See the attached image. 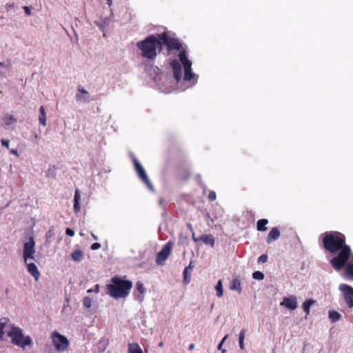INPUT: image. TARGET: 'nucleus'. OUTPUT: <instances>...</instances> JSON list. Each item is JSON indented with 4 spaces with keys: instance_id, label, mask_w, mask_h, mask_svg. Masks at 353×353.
<instances>
[{
    "instance_id": "14",
    "label": "nucleus",
    "mask_w": 353,
    "mask_h": 353,
    "mask_svg": "<svg viewBox=\"0 0 353 353\" xmlns=\"http://www.w3.org/2000/svg\"><path fill=\"white\" fill-rule=\"evenodd\" d=\"M12 325L10 323V321L8 318H2L0 319V340L2 341L5 332L11 329Z\"/></svg>"
},
{
    "instance_id": "23",
    "label": "nucleus",
    "mask_w": 353,
    "mask_h": 353,
    "mask_svg": "<svg viewBox=\"0 0 353 353\" xmlns=\"http://www.w3.org/2000/svg\"><path fill=\"white\" fill-rule=\"evenodd\" d=\"M192 269V264L190 263L188 266L185 267L183 274V282L185 284H188L190 281V275L189 274V272Z\"/></svg>"
},
{
    "instance_id": "24",
    "label": "nucleus",
    "mask_w": 353,
    "mask_h": 353,
    "mask_svg": "<svg viewBox=\"0 0 353 353\" xmlns=\"http://www.w3.org/2000/svg\"><path fill=\"white\" fill-rule=\"evenodd\" d=\"M39 120L40 123L43 126H46L47 125L46 115L45 109H44L43 106H41L39 108Z\"/></svg>"
},
{
    "instance_id": "18",
    "label": "nucleus",
    "mask_w": 353,
    "mask_h": 353,
    "mask_svg": "<svg viewBox=\"0 0 353 353\" xmlns=\"http://www.w3.org/2000/svg\"><path fill=\"white\" fill-rule=\"evenodd\" d=\"M280 236V231L277 228H273L270 230L267 237V243H270L273 241H275L279 239Z\"/></svg>"
},
{
    "instance_id": "11",
    "label": "nucleus",
    "mask_w": 353,
    "mask_h": 353,
    "mask_svg": "<svg viewBox=\"0 0 353 353\" xmlns=\"http://www.w3.org/2000/svg\"><path fill=\"white\" fill-rule=\"evenodd\" d=\"M134 164L135 170L140 179L147 185L150 189H152V185L150 181L148 175L145 172V170L136 159H134Z\"/></svg>"
},
{
    "instance_id": "41",
    "label": "nucleus",
    "mask_w": 353,
    "mask_h": 353,
    "mask_svg": "<svg viewBox=\"0 0 353 353\" xmlns=\"http://www.w3.org/2000/svg\"><path fill=\"white\" fill-rule=\"evenodd\" d=\"M1 144L3 146H5L8 149L9 148V141L7 139H1Z\"/></svg>"
},
{
    "instance_id": "42",
    "label": "nucleus",
    "mask_w": 353,
    "mask_h": 353,
    "mask_svg": "<svg viewBox=\"0 0 353 353\" xmlns=\"http://www.w3.org/2000/svg\"><path fill=\"white\" fill-rule=\"evenodd\" d=\"M23 9L26 14L30 15L31 14L30 9L28 6H24Z\"/></svg>"
},
{
    "instance_id": "26",
    "label": "nucleus",
    "mask_w": 353,
    "mask_h": 353,
    "mask_svg": "<svg viewBox=\"0 0 353 353\" xmlns=\"http://www.w3.org/2000/svg\"><path fill=\"white\" fill-rule=\"evenodd\" d=\"M83 256H84V254L83 252L80 250H74L72 254H71V257L72 259L74 261H77V262H79L81 261L83 259Z\"/></svg>"
},
{
    "instance_id": "29",
    "label": "nucleus",
    "mask_w": 353,
    "mask_h": 353,
    "mask_svg": "<svg viewBox=\"0 0 353 353\" xmlns=\"http://www.w3.org/2000/svg\"><path fill=\"white\" fill-rule=\"evenodd\" d=\"M341 317V315L336 311L332 310L329 312V319L332 323L338 321Z\"/></svg>"
},
{
    "instance_id": "27",
    "label": "nucleus",
    "mask_w": 353,
    "mask_h": 353,
    "mask_svg": "<svg viewBox=\"0 0 353 353\" xmlns=\"http://www.w3.org/2000/svg\"><path fill=\"white\" fill-rule=\"evenodd\" d=\"M128 353H143L141 347L137 343H129Z\"/></svg>"
},
{
    "instance_id": "1",
    "label": "nucleus",
    "mask_w": 353,
    "mask_h": 353,
    "mask_svg": "<svg viewBox=\"0 0 353 353\" xmlns=\"http://www.w3.org/2000/svg\"><path fill=\"white\" fill-rule=\"evenodd\" d=\"M321 236L324 249L337 254L330 261L332 267L336 271L342 270L352 254L351 248L346 244L345 236L337 231H330Z\"/></svg>"
},
{
    "instance_id": "6",
    "label": "nucleus",
    "mask_w": 353,
    "mask_h": 353,
    "mask_svg": "<svg viewBox=\"0 0 353 353\" xmlns=\"http://www.w3.org/2000/svg\"><path fill=\"white\" fill-rule=\"evenodd\" d=\"M179 60L184 68V80L192 81L194 78V74L192 72V61L188 59L185 50L183 48L179 50Z\"/></svg>"
},
{
    "instance_id": "22",
    "label": "nucleus",
    "mask_w": 353,
    "mask_h": 353,
    "mask_svg": "<svg viewBox=\"0 0 353 353\" xmlns=\"http://www.w3.org/2000/svg\"><path fill=\"white\" fill-rule=\"evenodd\" d=\"M230 288L232 290H236L238 291L239 293H241L242 291L241 281L239 279H233Z\"/></svg>"
},
{
    "instance_id": "16",
    "label": "nucleus",
    "mask_w": 353,
    "mask_h": 353,
    "mask_svg": "<svg viewBox=\"0 0 353 353\" xmlns=\"http://www.w3.org/2000/svg\"><path fill=\"white\" fill-rule=\"evenodd\" d=\"M192 239L194 242L202 241L205 244L210 245L211 247H213L214 245V239L211 234H203L196 238L193 234Z\"/></svg>"
},
{
    "instance_id": "5",
    "label": "nucleus",
    "mask_w": 353,
    "mask_h": 353,
    "mask_svg": "<svg viewBox=\"0 0 353 353\" xmlns=\"http://www.w3.org/2000/svg\"><path fill=\"white\" fill-rule=\"evenodd\" d=\"M161 46H166L168 51L179 50L183 48L182 44L179 39L175 37H170L167 32H164L159 34Z\"/></svg>"
},
{
    "instance_id": "15",
    "label": "nucleus",
    "mask_w": 353,
    "mask_h": 353,
    "mask_svg": "<svg viewBox=\"0 0 353 353\" xmlns=\"http://www.w3.org/2000/svg\"><path fill=\"white\" fill-rule=\"evenodd\" d=\"M281 305L290 310H295L297 307V301L294 296H290L288 297H284L283 302L281 303Z\"/></svg>"
},
{
    "instance_id": "2",
    "label": "nucleus",
    "mask_w": 353,
    "mask_h": 353,
    "mask_svg": "<svg viewBox=\"0 0 353 353\" xmlns=\"http://www.w3.org/2000/svg\"><path fill=\"white\" fill-rule=\"evenodd\" d=\"M136 46L141 50V56L149 60L155 59L158 53L162 50L159 34L149 35L143 40L137 42Z\"/></svg>"
},
{
    "instance_id": "43",
    "label": "nucleus",
    "mask_w": 353,
    "mask_h": 353,
    "mask_svg": "<svg viewBox=\"0 0 353 353\" xmlns=\"http://www.w3.org/2000/svg\"><path fill=\"white\" fill-rule=\"evenodd\" d=\"M10 152L12 154H14L16 155L17 157H19V153H18V151L17 150H14V149H11L10 150Z\"/></svg>"
},
{
    "instance_id": "20",
    "label": "nucleus",
    "mask_w": 353,
    "mask_h": 353,
    "mask_svg": "<svg viewBox=\"0 0 353 353\" xmlns=\"http://www.w3.org/2000/svg\"><path fill=\"white\" fill-rule=\"evenodd\" d=\"M344 268V277L349 280H353V262L346 263Z\"/></svg>"
},
{
    "instance_id": "40",
    "label": "nucleus",
    "mask_w": 353,
    "mask_h": 353,
    "mask_svg": "<svg viewBox=\"0 0 353 353\" xmlns=\"http://www.w3.org/2000/svg\"><path fill=\"white\" fill-rule=\"evenodd\" d=\"M101 244L99 243H93L92 245H91V249L92 250H98L99 248H101Z\"/></svg>"
},
{
    "instance_id": "38",
    "label": "nucleus",
    "mask_w": 353,
    "mask_h": 353,
    "mask_svg": "<svg viewBox=\"0 0 353 353\" xmlns=\"http://www.w3.org/2000/svg\"><path fill=\"white\" fill-rule=\"evenodd\" d=\"M216 192H214V191H211L209 194H208V199L210 201H213L214 200H216Z\"/></svg>"
},
{
    "instance_id": "25",
    "label": "nucleus",
    "mask_w": 353,
    "mask_h": 353,
    "mask_svg": "<svg viewBox=\"0 0 353 353\" xmlns=\"http://www.w3.org/2000/svg\"><path fill=\"white\" fill-rule=\"evenodd\" d=\"M136 290L140 293V295L137 296V299L139 301H143V294L145 292V288L143 286V284L141 281H138L136 283Z\"/></svg>"
},
{
    "instance_id": "39",
    "label": "nucleus",
    "mask_w": 353,
    "mask_h": 353,
    "mask_svg": "<svg viewBox=\"0 0 353 353\" xmlns=\"http://www.w3.org/2000/svg\"><path fill=\"white\" fill-rule=\"evenodd\" d=\"M65 234H66L68 236H73L74 235V231L72 229L67 228V229L65 230Z\"/></svg>"
},
{
    "instance_id": "3",
    "label": "nucleus",
    "mask_w": 353,
    "mask_h": 353,
    "mask_svg": "<svg viewBox=\"0 0 353 353\" xmlns=\"http://www.w3.org/2000/svg\"><path fill=\"white\" fill-rule=\"evenodd\" d=\"M132 288V282L120 276H113L111 283L106 285L107 293L114 299L125 298Z\"/></svg>"
},
{
    "instance_id": "30",
    "label": "nucleus",
    "mask_w": 353,
    "mask_h": 353,
    "mask_svg": "<svg viewBox=\"0 0 353 353\" xmlns=\"http://www.w3.org/2000/svg\"><path fill=\"white\" fill-rule=\"evenodd\" d=\"M315 303V301L312 299L306 300L302 305L303 310L306 313L307 315L310 314V306Z\"/></svg>"
},
{
    "instance_id": "28",
    "label": "nucleus",
    "mask_w": 353,
    "mask_h": 353,
    "mask_svg": "<svg viewBox=\"0 0 353 353\" xmlns=\"http://www.w3.org/2000/svg\"><path fill=\"white\" fill-rule=\"evenodd\" d=\"M268 223V220L266 219H261L257 221L256 228L259 231H265L267 228L265 225Z\"/></svg>"
},
{
    "instance_id": "8",
    "label": "nucleus",
    "mask_w": 353,
    "mask_h": 353,
    "mask_svg": "<svg viewBox=\"0 0 353 353\" xmlns=\"http://www.w3.org/2000/svg\"><path fill=\"white\" fill-rule=\"evenodd\" d=\"M172 248V243L171 241L167 242L161 250L157 254L156 257V262L158 265H163L165 260L170 256Z\"/></svg>"
},
{
    "instance_id": "37",
    "label": "nucleus",
    "mask_w": 353,
    "mask_h": 353,
    "mask_svg": "<svg viewBox=\"0 0 353 353\" xmlns=\"http://www.w3.org/2000/svg\"><path fill=\"white\" fill-rule=\"evenodd\" d=\"M268 261V255L266 254H262L258 258V263H266Z\"/></svg>"
},
{
    "instance_id": "49",
    "label": "nucleus",
    "mask_w": 353,
    "mask_h": 353,
    "mask_svg": "<svg viewBox=\"0 0 353 353\" xmlns=\"http://www.w3.org/2000/svg\"><path fill=\"white\" fill-rule=\"evenodd\" d=\"M160 347H162L163 345V343L162 342H161L159 345Z\"/></svg>"
},
{
    "instance_id": "46",
    "label": "nucleus",
    "mask_w": 353,
    "mask_h": 353,
    "mask_svg": "<svg viewBox=\"0 0 353 353\" xmlns=\"http://www.w3.org/2000/svg\"><path fill=\"white\" fill-rule=\"evenodd\" d=\"M100 344H103L104 345H105L108 344V342L107 341H100Z\"/></svg>"
},
{
    "instance_id": "35",
    "label": "nucleus",
    "mask_w": 353,
    "mask_h": 353,
    "mask_svg": "<svg viewBox=\"0 0 353 353\" xmlns=\"http://www.w3.org/2000/svg\"><path fill=\"white\" fill-rule=\"evenodd\" d=\"M83 303L85 307L89 308L92 305L91 299L88 296H86L83 299Z\"/></svg>"
},
{
    "instance_id": "32",
    "label": "nucleus",
    "mask_w": 353,
    "mask_h": 353,
    "mask_svg": "<svg viewBox=\"0 0 353 353\" xmlns=\"http://www.w3.org/2000/svg\"><path fill=\"white\" fill-rule=\"evenodd\" d=\"M216 295L218 297L223 296V290L221 281H219L216 285Z\"/></svg>"
},
{
    "instance_id": "10",
    "label": "nucleus",
    "mask_w": 353,
    "mask_h": 353,
    "mask_svg": "<svg viewBox=\"0 0 353 353\" xmlns=\"http://www.w3.org/2000/svg\"><path fill=\"white\" fill-rule=\"evenodd\" d=\"M35 242L33 238H30L29 241L25 243L23 248V259L26 263L28 259H34V254L35 252L34 249Z\"/></svg>"
},
{
    "instance_id": "9",
    "label": "nucleus",
    "mask_w": 353,
    "mask_h": 353,
    "mask_svg": "<svg viewBox=\"0 0 353 353\" xmlns=\"http://www.w3.org/2000/svg\"><path fill=\"white\" fill-rule=\"evenodd\" d=\"M339 290L343 292L347 305L350 307H353V288L347 284H341Z\"/></svg>"
},
{
    "instance_id": "45",
    "label": "nucleus",
    "mask_w": 353,
    "mask_h": 353,
    "mask_svg": "<svg viewBox=\"0 0 353 353\" xmlns=\"http://www.w3.org/2000/svg\"><path fill=\"white\" fill-rule=\"evenodd\" d=\"M107 4L110 6L112 4V0H106Z\"/></svg>"
},
{
    "instance_id": "31",
    "label": "nucleus",
    "mask_w": 353,
    "mask_h": 353,
    "mask_svg": "<svg viewBox=\"0 0 353 353\" xmlns=\"http://www.w3.org/2000/svg\"><path fill=\"white\" fill-rule=\"evenodd\" d=\"M245 334V330L243 329L239 336V347L241 350L244 349V339Z\"/></svg>"
},
{
    "instance_id": "4",
    "label": "nucleus",
    "mask_w": 353,
    "mask_h": 353,
    "mask_svg": "<svg viewBox=\"0 0 353 353\" xmlns=\"http://www.w3.org/2000/svg\"><path fill=\"white\" fill-rule=\"evenodd\" d=\"M8 336L11 339V343L23 348L32 345V340L29 336H23L22 330L17 326L12 325L11 329L8 331Z\"/></svg>"
},
{
    "instance_id": "44",
    "label": "nucleus",
    "mask_w": 353,
    "mask_h": 353,
    "mask_svg": "<svg viewBox=\"0 0 353 353\" xmlns=\"http://www.w3.org/2000/svg\"><path fill=\"white\" fill-rule=\"evenodd\" d=\"M194 347H195L194 344V343H191V344L189 345L188 349H189V350H193V349L194 348Z\"/></svg>"
},
{
    "instance_id": "19",
    "label": "nucleus",
    "mask_w": 353,
    "mask_h": 353,
    "mask_svg": "<svg viewBox=\"0 0 353 353\" xmlns=\"http://www.w3.org/2000/svg\"><path fill=\"white\" fill-rule=\"evenodd\" d=\"M11 70V63L8 62L6 64L0 62V75L2 77H7L10 75Z\"/></svg>"
},
{
    "instance_id": "48",
    "label": "nucleus",
    "mask_w": 353,
    "mask_h": 353,
    "mask_svg": "<svg viewBox=\"0 0 353 353\" xmlns=\"http://www.w3.org/2000/svg\"><path fill=\"white\" fill-rule=\"evenodd\" d=\"M49 233H50V232H48L46 234V237H47V238H48V237H49V236H50V234H49Z\"/></svg>"
},
{
    "instance_id": "36",
    "label": "nucleus",
    "mask_w": 353,
    "mask_h": 353,
    "mask_svg": "<svg viewBox=\"0 0 353 353\" xmlns=\"http://www.w3.org/2000/svg\"><path fill=\"white\" fill-rule=\"evenodd\" d=\"M228 335H225L223 339L221 340V341L219 343V344L218 345V350H221V353H225V350H223L222 349V347H223V343L224 341L226 340V339L228 338Z\"/></svg>"
},
{
    "instance_id": "13",
    "label": "nucleus",
    "mask_w": 353,
    "mask_h": 353,
    "mask_svg": "<svg viewBox=\"0 0 353 353\" xmlns=\"http://www.w3.org/2000/svg\"><path fill=\"white\" fill-rule=\"evenodd\" d=\"M77 91L78 92L75 96L77 101H81L85 103H88L90 101L89 92L83 87L79 86L77 89Z\"/></svg>"
},
{
    "instance_id": "21",
    "label": "nucleus",
    "mask_w": 353,
    "mask_h": 353,
    "mask_svg": "<svg viewBox=\"0 0 353 353\" xmlns=\"http://www.w3.org/2000/svg\"><path fill=\"white\" fill-rule=\"evenodd\" d=\"M80 199H81V195L79 190H76L74 196V210L75 212H80L81 207H80Z\"/></svg>"
},
{
    "instance_id": "12",
    "label": "nucleus",
    "mask_w": 353,
    "mask_h": 353,
    "mask_svg": "<svg viewBox=\"0 0 353 353\" xmlns=\"http://www.w3.org/2000/svg\"><path fill=\"white\" fill-rule=\"evenodd\" d=\"M170 66L172 68L173 74L176 82H179L182 77V70L180 63L174 59L170 62Z\"/></svg>"
},
{
    "instance_id": "33",
    "label": "nucleus",
    "mask_w": 353,
    "mask_h": 353,
    "mask_svg": "<svg viewBox=\"0 0 353 353\" xmlns=\"http://www.w3.org/2000/svg\"><path fill=\"white\" fill-rule=\"evenodd\" d=\"M6 125H9L16 121L15 118L12 115H6L3 119Z\"/></svg>"
},
{
    "instance_id": "34",
    "label": "nucleus",
    "mask_w": 353,
    "mask_h": 353,
    "mask_svg": "<svg viewBox=\"0 0 353 353\" xmlns=\"http://www.w3.org/2000/svg\"><path fill=\"white\" fill-rule=\"evenodd\" d=\"M252 277L256 280H263L264 279V274L260 271H256L253 272Z\"/></svg>"
},
{
    "instance_id": "17",
    "label": "nucleus",
    "mask_w": 353,
    "mask_h": 353,
    "mask_svg": "<svg viewBox=\"0 0 353 353\" xmlns=\"http://www.w3.org/2000/svg\"><path fill=\"white\" fill-rule=\"evenodd\" d=\"M28 272L34 278L36 281H38L40 276V272L34 263H30L27 264Z\"/></svg>"
},
{
    "instance_id": "7",
    "label": "nucleus",
    "mask_w": 353,
    "mask_h": 353,
    "mask_svg": "<svg viewBox=\"0 0 353 353\" xmlns=\"http://www.w3.org/2000/svg\"><path fill=\"white\" fill-rule=\"evenodd\" d=\"M51 337L53 345L58 352H63L68 348L70 342L65 336L54 332Z\"/></svg>"
},
{
    "instance_id": "47",
    "label": "nucleus",
    "mask_w": 353,
    "mask_h": 353,
    "mask_svg": "<svg viewBox=\"0 0 353 353\" xmlns=\"http://www.w3.org/2000/svg\"><path fill=\"white\" fill-rule=\"evenodd\" d=\"M159 201L161 205H162L164 202V201L162 199H160Z\"/></svg>"
}]
</instances>
